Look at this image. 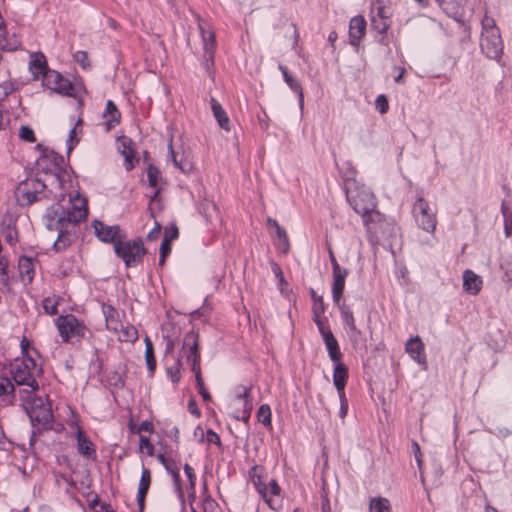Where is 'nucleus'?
Segmentation results:
<instances>
[{"mask_svg":"<svg viewBox=\"0 0 512 512\" xmlns=\"http://www.w3.org/2000/svg\"><path fill=\"white\" fill-rule=\"evenodd\" d=\"M88 215L87 201L81 200V206L72 205L71 208H64L60 202L54 203L46 209L44 214L45 227L49 231H57L58 236L53 243V249L61 252L73 243V236L76 227L85 221Z\"/></svg>","mask_w":512,"mask_h":512,"instance_id":"nucleus-1","label":"nucleus"},{"mask_svg":"<svg viewBox=\"0 0 512 512\" xmlns=\"http://www.w3.org/2000/svg\"><path fill=\"white\" fill-rule=\"evenodd\" d=\"M20 399L23 402L24 409L30 418L32 427V436L30 443L35 441L37 433L41 430L52 429L54 416L50 404L47 406L43 398L38 396L33 390L19 389Z\"/></svg>","mask_w":512,"mask_h":512,"instance_id":"nucleus-2","label":"nucleus"},{"mask_svg":"<svg viewBox=\"0 0 512 512\" xmlns=\"http://www.w3.org/2000/svg\"><path fill=\"white\" fill-rule=\"evenodd\" d=\"M12 379L18 386H26L27 390L33 392L39 391V383L36 376L43 374L42 365H37L34 357H27L26 359L16 358L9 368Z\"/></svg>","mask_w":512,"mask_h":512,"instance_id":"nucleus-3","label":"nucleus"},{"mask_svg":"<svg viewBox=\"0 0 512 512\" xmlns=\"http://www.w3.org/2000/svg\"><path fill=\"white\" fill-rule=\"evenodd\" d=\"M363 224L372 244L390 241L397 233V226L393 219L388 218L380 211L372 213L371 217H368Z\"/></svg>","mask_w":512,"mask_h":512,"instance_id":"nucleus-4","label":"nucleus"},{"mask_svg":"<svg viewBox=\"0 0 512 512\" xmlns=\"http://www.w3.org/2000/svg\"><path fill=\"white\" fill-rule=\"evenodd\" d=\"M346 199L353 210L361 215L363 222L371 217L372 213L378 212L377 200L374 193L364 184L353 186L345 191Z\"/></svg>","mask_w":512,"mask_h":512,"instance_id":"nucleus-5","label":"nucleus"},{"mask_svg":"<svg viewBox=\"0 0 512 512\" xmlns=\"http://www.w3.org/2000/svg\"><path fill=\"white\" fill-rule=\"evenodd\" d=\"M114 253L124 262L126 268H133L143 262L147 249L144 247L142 238L128 240L126 235L122 236L121 241L115 243Z\"/></svg>","mask_w":512,"mask_h":512,"instance_id":"nucleus-6","label":"nucleus"},{"mask_svg":"<svg viewBox=\"0 0 512 512\" xmlns=\"http://www.w3.org/2000/svg\"><path fill=\"white\" fill-rule=\"evenodd\" d=\"M55 324L64 343H74L73 339L80 342L92 335L91 330L74 314L60 315Z\"/></svg>","mask_w":512,"mask_h":512,"instance_id":"nucleus-7","label":"nucleus"},{"mask_svg":"<svg viewBox=\"0 0 512 512\" xmlns=\"http://www.w3.org/2000/svg\"><path fill=\"white\" fill-rule=\"evenodd\" d=\"M45 190L46 184L43 181L38 178H27L16 187L15 197L20 206H30L42 198H48Z\"/></svg>","mask_w":512,"mask_h":512,"instance_id":"nucleus-8","label":"nucleus"},{"mask_svg":"<svg viewBox=\"0 0 512 512\" xmlns=\"http://www.w3.org/2000/svg\"><path fill=\"white\" fill-rule=\"evenodd\" d=\"M413 215L419 228L426 232L433 233L436 228V215L431 211L429 203L422 195H418L414 206Z\"/></svg>","mask_w":512,"mask_h":512,"instance_id":"nucleus-9","label":"nucleus"},{"mask_svg":"<svg viewBox=\"0 0 512 512\" xmlns=\"http://www.w3.org/2000/svg\"><path fill=\"white\" fill-rule=\"evenodd\" d=\"M181 352L186 357L188 363L191 364L193 372L201 370V355L199 351V334L194 330L185 334Z\"/></svg>","mask_w":512,"mask_h":512,"instance_id":"nucleus-10","label":"nucleus"},{"mask_svg":"<svg viewBox=\"0 0 512 512\" xmlns=\"http://www.w3.org/2000/svg\"><path fill=\"white\" fill-rule=\"evenodd\" d=\"M42 85L53 92L58 94L74 97V86L70 80L63 77V75L55 70L50 69L44 74L42 78Z\"/></svg>","mask_w":512,"mask_h":512,"instance_id":"nucleus-11","label":"nucleus"},{"mask_svg":"<svg viewBox=\"0 0 512 512\" xmlns=\"http://www.w3.org/2000/svg\"><path fill=\"white\" fill-rule=\"evenodd\" d=\"M95 236L99 241L103 243H109L113 245L115 249V243L122 240V236L127 234L121 230L119 225H106L100 220H94L92 222Z\"/></svg>","mask_w":512,"mask_h":512,"instance_id":"nucleus-12","label":"nucleus"},{"mask_svg":"<svg viewBox=\"0 0 512 512\" xmlns=\"http://www.w3.org/2000/svg\"><path fill=\"white\" fill-rule=\"evenodd\" d=\"M480 48L489 59L499 61L504 49L500 33L481 35Z\"/></svg>","mask_w":512,"mask_h":512,"instance_id":"nucleus-13","label":"nucleus"},{"mask_svg":"<svg viewBox=\"0 0 512 512\" xmlns=\"http://www.w3.org/2000/svg\"><path fill=\"white\" fill-rule=\"evenodd\" d=\"M366 20L362 15L351 18L349 22V43L356 49L359 48L361 39L366 33Z\"/></svg>","mask_w":512,"mask_h":512,"instance_id":"nucleus-14","label":"nucleus"},{"mask_svg":"<svg viewBox=\"0 0 512 512\" xmlns=\"http://www.w3.org/2000/svg\"><path fill=\"white\" fill-rule=\"evenodd\" d=\"M47 153L48 155L46 156L45 160L50 163L51 167L47 169L43 168V170L45 172L52 173L61 184L63 182L64 174L66 173L65 159L61 154L55 152L54 150Z\"/></svg>","mask_w":512,"mask_h":512,"instance_id":"nucleus-15","label":"nucleus"},{"mask_svg":"<svg viewBox=\"0 0 512 512\" xmlns=\"http://www.w3.org/2000/svg\"><path fill=\"white\" fill-rule=\"evenodd\" d=\"M119 142L123 148L121 154L124 156V167L129 172L134 169L135 164L139 162V158L136 156V150L131 138L121 136Z\"/></svg>","mask_w":512,"mask_h":512,"instance_id":"nucleus-16","label":"nucleus"},{"mask_svg":"<svg viewBox=\"0 0 512 512\" xmlns=\"http://www.w3.org/2000/svg\"><path fill=\"white\" fill-rule=\"evenodd\" d=\"M278 69L282 73L283 79H284L285 83L288 85V87L294 93L297 94L299 106H300L301 109H303V107H304V93H303V88H302V85H301L300 81L297 78H295L292 74H290L287 66H285L284 64L280 63L278 65Z\"/></svg>","mask_w":512,"mask_h":512,"instance_id":"nucleus-17","label":"nucleus"},{"mask_svg":"<svg viewBox=\"0 0 512 512\" xmlns=\"http://www.w3.org/2000/svg\"><path fill=\"white\" fill-rule=\"evenodd\" d=\"M262 499L274 511L282 508L281 487L275 479H271L267 484V496Z\"/></svg>","mask_w":512,"mask_h":512,"instance_id":"nucleus-18","label":"nucleus"},{"mask_svg":"<svg viewBox=\"0 0 512 512\" xmlns=\"http://www.w3.org/2000/svg\"><path fill=\"white\" fill-rule=\"evenodd\" d=\"M50 68L47 65V60L42 52L32 53L29 61V71L33 75V79L37 80L40 76L44 77V74L48 72Z\"/></svg>","mask_w":512,"mask_h":512,"instance_id":"nucleus-19","label":"nucleus"},{"mask_svg":"<svg viewBox=\"0 0 512 512\" xmlns=\"http://www.w3.org/2000/svg\"><path fill=\"white\" fill-rule=\"evenodd\" d=\"M424 349V343L419 336L411 337L405 345V351L419 364L426 363Z\"/></svg>","mask_w":512,"mask_h":512,"instance_id":"nucleus-20","label":"nucleus"},{"mask_svg":"<svg viewBox=\"0 0 512 512\" xmlns=\"http://www.w3.org/2000/svg\"><path fill=\"white\" fill-rule=\"evenodd\" d=\"M150 485L151 472L148 468L143 467L137 492V504L140 512H143L145 509V499L149 491Z\"/></svg>","mask_w":512,"mask_h":512,"instance_id":"nucleus-21","label":"nucleus"},{"mask_svg":"<svg viewBox=\"0 0 512 512\" xmlns=\"http://www.w3.org/2000/svg\"><path fill=\"white\" fill-rule=\"evenodd\" d=\"M77 439V450L78 452L87 457L88 459L95 460L96 459V450L94 444L88 439L85 432L78 427L76 433Z\"/></svg>","mask_w":512,"mask_h":512,"instance_id":"nucleus-22","label":"nucleus"},{"mask_svg":"<svg viewBox=\"0 0 512 512\" xmlns=\"http://www.w3.org/2000/svg\"><path fill=\"white\" fill-rule=\"evenodd\" d=\"M447 16L459 23L464 22V8L457 0H436Z\"/></svg>","mask_w":512,"mask_h":512,"instance_id":"nucleus-23","label":"nucleus"},{"mask_svg":"<svg viewBox=\"0 0 512 512\" xmlns=\"http://www.w3.org/2000/svg\"><path fill=\"white\" fill-rule=\"evenodd\" d=\"M482 278L472 270H465L463 273V289L472 294L477 295L482 288Z\"/></svg>","mask_w":512,"mask_h":512,"instance_id":"nucleus-24","label":"nucleus"},{"mask_svg":"<svg viewBox=\"0 0 512 512\" xmlns=\"http://www.w3.org/2000/svg\"><path fill=\"white\" fill-rule=\"evenodd\" d=\"M263 472L264 467L261 465H254L249 471L250 479L261 498L267 496V483L263 479Z\"/></svg>","mask_w":512,"mask_h":512,"instance_id":"nucleus-25","label":"nucleus"},{"mask_svg":"<svg viewBox=\"0 0 512 512\" xmlns=\"http://www.w3.org/2000/svg\"><path fill=\"white\" fill-rule=\"evenodd\" d=\"M334 363L333 383L336 390L345 389L349 377L348 367L341 360Z\"/></svg>","mask_w":512,"mask_h":512,"instance_id":"nucleus-26","label":"nucleus"},{"mask_svg":"<svg viewBox=\"0 0 512 512\" xmlns=\"http://www.w3.org/2000/svg\"><path fill=\"white\" fill-rule=\"evenodd\" d=\"M102 116L106 119L105 125L107 131L111 130L120 123L121 113L112 100H108L106 102V108Z\"/></svg>","mask_w":512,"mask_h":512,"instance_id":"nucleus-27","label":"nucleus"},{"mask_svg":"<svg viewBox=\"0 0 512 512\" xmlns=\"http://www.w3.org/2000/svg\"><path fill=\"white\" fill-rule=\"evenodd\" d=\"M210 106L213 113V116L217 120L218 125L225 131H230V120L226 113V111L223 109L222 105L218 100H216L214 97L210 98Z\"/></svg>","mask_w":512,"mask_h":512,"instance_id":"nucleus-28","label":"nucleus"},{"mask_svg":"<svg viewBox=\"0 0 512 512\" xmlns=\"http://www.w3.org/2000/svg\"><path fill=\"white\" fill-rule=\"evenodd\" d=\"M325 347L327 349L329 358L332 362L342 360L343 354L340 350L339 343L333 333H326L323 338Z\"/></svg>","mask_w":512,"mask_h":512,"instance_id":"nucleus-29","label":"nucleus"},{"mask_svg":"<svg viewBox=\"0 0 512 512\" xmlns=\"http://www.w3.org/2000/svg\"><path fill=\"white\" fill-rule=\"evenodd\" d=\"M347 335L352 348L357 352H367V341L360 329L357 327L347 330Z\"/></svg>","mask_w":512,"mask_h":512,"instance_id":"nucleus-30","label":"nucleus"},{"mask_svg":"<svg viewBox=\"0 0 512 512\" xmlns=\"http://www.w3.org/2000/svg\"><path fill=\"white\" fill-rule=\"evenodd\" d=\"M144 343H145V355L144 356H145L147 369H148L150 376H153V374L156 370V366H157L155 352H154V346H153V343L149 336H145Z\"/></svg>","mask_w":512,"mask_h":512,"instance_id":"nucleus-31","label":"nucleus"},{"mask_svg":"<svg viewBox=\"0 0 512 512\" xmlns=\"http://www.w3.org/2000/svg\"><path fill=\"white\" fill-rule=\"evenodd\" d=\"M199 213L205 218L207 223H211L218 217V207L213 201L204 200L199 204Z\"/></svg>","mask_w":512,"mask_h":512,"instance_id":"nucleus-32","label":"nucleus"},{"mask_svg":"<svg viewBox=\"0 0 512 512\" xmlns=\"http://www.w3.org/2000/svg\"><path fill=\"white\" fill-rule=\"evenodd\" d=\"M126 369L122 371L114 370L110 371L106 375V383L117 390L125 387Z\"/></svg>","mask_w":512,"mask_h":512,"instance_id":"nucleus-33","label":"nucleus"},{"mask_svg":"<svg viewBox=\"0 0 512 512\" xmlns=\"http://www.w3.org/2000/svg\"><path fill=\"white\" fill-rule=\"evenodd\" d=\"M501 213L504 220V233L506 237L512 236V203L503 200L501 203Z\"/></svg>","mask_w":512,"mask_h":512,"instance_id":"nucleus-34","label":"nucleus"},{"mask_svg":"<svg viewBox=\"0 0 512 512\" xmlns=\"http://www.w3.org/2000/svg\"><path fill=\"white\" fill-rule=\"evenodd\" d=\"M19 270L23 277H26L29 282L34 279V263L32 258L27 256H21L19 259Z\"/></svg>","mask_w":512,"mask_h":512,"instance_id":"nucleus-35","label":"nucleus"},{"mask_svg":"<svg viewBox=\"0 0 512 512\" xmlns=\"http://www.w3.org/2000/svg\"><path fill=\"white\" fill-rule=\"evenodd\" d=\"M103 314L106 321V326L108 329L117 331L118 330V312L112 305L103 306Z\"/></svg>","mask_w":512,"mask_h":512,"instance_id":"nucleus-36","label":"nucleus"},{"mask_svg":"<svg viewBox=\"0 0 512 512\" xmlns=\"http://www.w3.org/2000/svg\"><path fill=\"white\" fill-rule=\"evenodd\" d=\"M337 306L339 307V310H340V315H341V319H342L344 328L346 330H350L352 328L357 327L351 308L349 306L345 305L344 303L343 304L339 303V305H337Z\"/></svg>","mask_w":512,"mask_h":512,"instance_id":"nucleus-37","label":"nucleus"},{"mask_svg":"<svg viewBox=\"0 0 512 512\" xmlns=\"http://www.w3.org/2000/svg\"><path fill=\"white\" fill-rule=\"evenodd\" d=\"M356 169L350 164L347 163V167L344 171H342V178L344 181V189L347 191L351 187L358 186L360 183L356 180Z\"/></svg>","mask_w":512,"mask_h":512,"instance_id":"nucleus-38","label":"nucleus"},{"mask_svg":"<svg viewBox=\"0 0 512 512\" xmlns=\"http://www.w3.org/2000/svg\"><path fill=\"white\" fill-rule=\"evenodd\" d=\"M369 512H391L390 501L384 497L371 498Z\"/></svg>","mask_w":512,"mask_h":512,"instance_id":"nucleus-39","label":"nucleus"},{"mask_svg":"<svg viewBox=\"0 0 512 512\" xmlns=\"http://www.w3.org/2000/svg\"><path fill=\"white\" fill-rule=\"evenodd\" d=\"M391 26V21L388 16L372 17L371 18V29L376 31L378 34L387 33Z\"/></svg>","mask_w":512,"mask_h":512,"instance_id":"nucleus-40","label":"nucleus"},{"mask_svg":"<svg viewBox=\"0 0 512 512\" xmlns=\"http://www.w3.org/2000/svg\"><path fill=\"white\" fill-rule=\"evenodd\" d=\"M5 240L10 245H14L18 242V231L16 229V221L9 219V223L2 230Z\"/></svg>","mask_w":512,"mask_h":512,"instance_id":"nucleus-41","label":"nucleus"},{"mask_svg":"<svg viewBox=\"0 0 512 512\" xmlns=\"http://www.w3.org/2000/svg\"><path fill=\"white\" fill-rule=\"evenodd\" d=\"M345 278H333L332 284V299L335 305H339L341 301L344 289H345Z\"/></svg>","mask_w":512,"mask_h":512,"instance_id":"nucleus-42","label":"nucleus"},{"mask_svg":"<svg viewBox=\"0 0 512 512\" xmlns=\"http://www.w3.org/2000/svg\"><path fill=\"white\" fill-rule=\"evenodd\" d=\"M276 235L278 238L276 247L281 251V253L287 254L290 250V243L286 230L282 227H278Z\"/></svg>","mask_w":512,"mask_h":512,"instance_id":"nucleus-43","label":"nucleus"},{"mask_svg":"<svg viewBox=\"0 0 512 512\" xmlns=\"http://www.w3.org/2000/svg\"><path fill=\"white\" fill-rule=\"evenodd\" d=\"M311 299L313 301L312 313L314 316L323 315L325 312V304L322 296L317 295L313 288L309 290Z\"/></svg>","mask_w":512,"mask_h":512,"instance_id":"nucleus-44","label":"nucleus"},{"mask_svg":"<svg viewBox=\"0 0 512 512\" xmlns=\"http://www.w3.org/2000/svg\"><path fill=\"white\" fill-rule=\"evenodd\" d=\"M15 399V386L8 377H0V397Z\"/></svg>","mask_w":512,"mask_h":512,"instance_id":"nucleus-45","label":"nucleus"},{"mask_svg":"<svg viewBox=\"0 0 512 512\" xmlns=\"http://www.w3.org/2000/svg\"><path fill=\"white\" fill-rule=\"evenodd\" d=\"M20 347L22 355L20 359H26L27 357H34L36 359V357L40 356L38 350L34 347H31V343L26 337L22 338Z\"/></svg>","mask_w":512,"mask_h":512,"instance_id":"nucleus-46","label":"nucleus"},{"mask_svg":"<svg viewBox=\"0 0 512 512\" xmlns=\"http://www.w3.org/2000/svg\"><path fill=\"white\" fill-rule=\"evenodd\" d=\"M481 25H482L481 35L500 33V30L497 27L495 20L492 17L488 16L487 13L484 15V17L481 21Z\"/></svg>","mask_w":512,"mask_h":512,"instance_id":"nucleus-47","label":"nucleus"},{"mask_svg":"<svg viewBox=\"0 0 512 512\" xmlns=\"http://www.w3.org/2000/svg\"><path fill=\"white\" fill-rule=\"evenodd\" d=\"M271 408L268 404H262L257 411V418L264 426H271Z\"/></svg>","mask_w":512,"mask_h":512,"instance_id":"nucleus-48","label":"nucleus"},{"mask_svg":"<svg viewBox=\"0 0 512 512\" xmlns=\"http://www.w3.org/2000/svg\"><path fill=\"white\" fill-rule=\"evenodd\" d=\"M181 367L182 362L181 359L178 358L173 366L166 369L167 375L170 377L172 383L174 384H177L181 379Z\"/></svg>","mask_w":512,"mask_h":512,"instance_id":"nucleus-49","label":"nucleus"},{"mask_svg":"<svg viewBox=\"0 0 512 512\" xmlns=\"http://www.w3.org/2000/svg\"><path fill=\"white\" fill-rule=\"evenodd\" d=\"M194 374L199 394L202 396L205 402L211 401V394L205 388L201 370L194 372Z\"/></svg>","mask_w":512,"mask_h":512,"instance_id":"nucleus-50","label":"nucleus"},{"mask_svg":"<svg viewBox=\"0 0 512 512\" xmlns=\"http://www.w3.org/2000/svg\"><path fill=\"white\" fill-rule=\"evenodd\" d=\"M500 268L504 271L503 281L512 283V256L503 258Z\"/></svg>","mask_w":512,"mask_h":512,"instance_id":"nucleus-51","label":"nucleus"},{"mask_svg":"<svg viewBox=\"0 0 512 512\" xmlns=\"http://www.w3.org/2000/svg\"><path fill=\"white\" fill-rule=\"evenodd\" d=\"M171 476L173 479L174 489L177 494V497H178L179 501L182 503V505H184L185 495H184V491L182 488V480H181L180 472L179 471L174 472Z\"/></svg>","mask_w":512,"mask_h":512,"instance_id":"nucleus-52","label":"nucleus"},{"mask_svg":"<svg viewBox=\"0 0 512 512\" xmlns=\"http://www.w3.org/2000/svg\"><path fill=\"white\" fill-rule=\"evenodd\" d=\"M147 177L150 187L156 188L159 182L160 171L153 164H149L147 168Z\"/></svg>","mask_w":512,"mask_h":512,"instance_id":"nucleus-53","label":"nucleus"},{"mask_svg":"<svg viewBox=\"0 0 512 512\" xmlns=\"http://www.w3.org/2000/svg\"><path fill=\"white\" fill-rule=\"evenodd\" d=\"M82 124V119L79 118L74 127L69 132V137L67 140V153L69 154L75 145L79 143V138L76 137L77 127Z\"/></svg>","mask_w":512,"mask_h":512,"instance_id":"nucleus-54","label":"nucleus"},{"mask_svg":"<svg viewBox=\"0 0 512 512\" xmlns=\"http://www.w3.org/2000/svg\"><path fill=\"white\" fill-rule=\"evenodd\" d=\"M19 138L28 143H34L36 141L35 133L33 129L28 125H23L20 127Z\"/></svg>","mask_w":512,"mask_h":512,"instance_id":"nucleus-55","label":"nucleus"},{"mask_svg":"<svg viewBox=\"0 0 512 512\" xmlns=\"http://www.w3.org/2000/svg\"><path fill=\"white\" fill-rule=\"evenodd\" d=\"M121 332H122V341L135 342L138 339V331L132 325L122 328Z\"/></svg>","mask_w":512,"mask_h":512,"instance_id":"nucleus-56","label":"nucleus"},{"mask_svg":"<svg viewBox=\"0 0 512 512\" xmlns=\"http://www.w3.org/2000/svg\"><path fill=\"white\" fill-rule=\"evenodd\" d=\"M74 61L79 64L83 69H89L91 64L88 59V54L86 51L79 50L73 55Z\"/></svg>","mask_w":512,"mask_h":512,"instance_id":"nucleus-57","label":"nucleus"},{"mask_svg":"<svg viewBox=\"0 0 512 512\" xmlns=\"http://www.w3.org/2000/svg\"><path fill=\"white\" fill-rule=\"evenodd\" d=\"M159 252V265H163L166 261L167 256L171 253V242L168 241V239L163 238Z\"/></svg>","mask_w":512,"mask_h":512,"instance_id":"nucleus-58","label":"nucleus"},{"mask_svg":"<svg viewBox=\"0 0 512 512\" xmlns=\"http://www.w3.org/2000/svg\"><path fill=\"white\" fill-rule=\"evenodd\" d=\"M42 306L44 311L48 315H57L58 314V303L53 301L51 298L46 297L42 301Z\"/></svg>","mask_w":512,"mask_h":512,"instance_id":"nucleus-59","label":"nucleus"},{"mask_svg":"<svg viewBox=\"0 0 512 512\" xmlns=\"http://www.w3.org/2000/svg\"><path fill=\"white\" fill-rule=\"evenodd\" d=\"M184 473L188 478V490H194L196 487V475L193 468L189 464L184 465Z\"/></svg>","mask_w":512,"mask_h":512,"instance_id":"nucleus-60","label":"nucleus"},{"mask_svg":"<svg viewBox=\"0 0 512 512\" xmlns=\"http://www.w3.org/2000/svg\"><path fill=\"white\" fill-rule=\"evenodd\" d=\"M375 106H376V109L379 111V113L385 114L389 109V103H388L387 97L384 94L377 96V98L375 100Z\"/></svg>","mask_w":512,"mask_h":512,"instance_id":"nucleus-61","label":"nucleus"},{"mask_svg":"<svg viewBox=\"0 0 512 512\" xmlns=\"http://www.w3.org/2000/svg\"><path fill=\"white\" fill-rule=\"evenodd\" d=\"M217 502L211 497L210 494L205 495L203 498V512H215Z\"/></svg>","mask_w":512,"mask_h":512,"instance_id":"nucleus-62","label":"nucleus"},{"mask_svg":"<svg viewBox=\"0 0 512 512\" xmlns=\"http://www.w3.org/2000/svg\"><path fill=\"white\" fill-rule=\"evenodd\" d=\"M139 442H140V448L141 449L145 448L146 452L149 456L154 455L155 448L148 437H146L144 435H140Z\"/></svg>","mask_w":512,"mask_h":512,"instance_id":"nucleus-63","label":"nucleus"},{"mask_svg":"<svg viewBox=\"0 0 512 512\" xmlns=\"http://www.w3.org/2000/svg\"><path fill=\"white\" fill-rule=\"evenodd\" d=\"M179 170H181V172H183L184 174H187V175L192 173L193 170H194V164L191 161V159H189L188 157L182 155V157H181V165H180Z\"/></svg>","mask_w":512,"mask_h":512,"instance_id":"nucleus-64","label":"nucleus"}]
</instances>
